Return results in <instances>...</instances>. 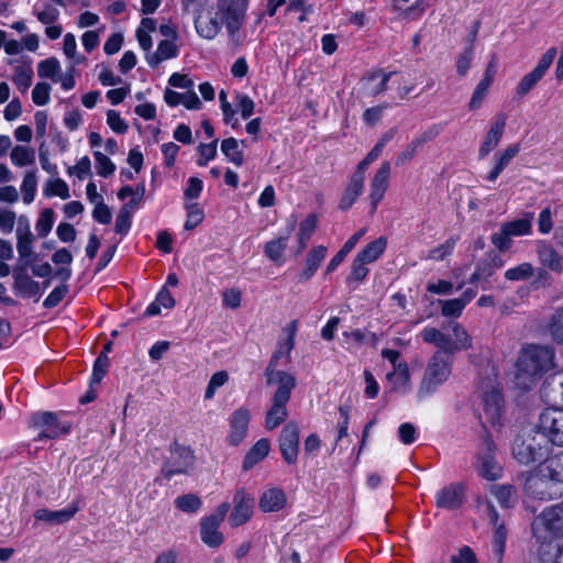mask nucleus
<instances>
[{"label": "nucleus", "mask_w": 563, "mask_h": 563, "mask_svg": "<svg viewBox=\"0 0 563 563\" xmlns=\"http://www.w3.org/2000/svg\"><path fill=\"white\" fill-rule=\"evenodd\" d=\"M531 530L538 552L551 548L554 540L563 537V503L544 508L532 520Z\"/></svg>", "instance_id": "1"}, {"label": "nucleus", "mask_w": 563, "mask_h": 563, "mask_svg": "<svg viewBox=\"0 0 563 563\" xmlns=\"http://www.w3.org/2000/svg\"><path fill=\"white\" fill-rule=\"evenodd\" d=\"M517 371L519 375L540 377L554 366V351L548 345L527 344L521 347Z\"/></svg>", "instance_id": "2"}, {"label": "nucleus", "mask_w": 563, "mask_h": 563, "mask_svg": "<svg viewBox=\"0 0 563 563\" xmlns=\"http://www.w3.org/2000/svg\"><path fill=\"white\" fill-rule=\"evenodd\" d=\"M278 385L275 394L272 397V406L265 417V427L267 430L276 429L283 423L287 417V404L290 399L291 390L296 387V378L289 373L278 374Z\"/></svg>", "instance_id": "3"}, {"label": "nucleus", "mask_w": 563, "mask_h": 563, "mask_svg": "<svg viewBox=\"0 0 563 563\" xmlns=\"http://www.w3.org/2000/svg\"><path fill=\"white\" fill-rule=\"evenodd\" d=\"M548 442L540 432H528L516 437L512 443L514 457L523 465L544 459L548 454Z\"/></svg>", "instance_id": "4"}, {"label": "nucleus", "mask_w": 563, "mask_h": 563, "mask_svg": "<svg viewBox=\"0 0 563 563\" xmlns=\"http://www.w3.org/2000/svg\"><path fill=\"white\" fill-rule=\"evenodd\" d=\"M452 355L435 352L431 357L417 393L419 399L432 394L451 374Z\"/></svg>", "instance_id": "5"}, {"label": "nucleus", "mask_w": 563, "mask_h": 563, "mask_svg": "<svg viewBox=\"0 0 563 563\" xmlns=\"http://www.w3.org/2000/svg\"><path fill=\"white\" fill-rule=\"evenodd\" d=\"M298 330L297 320L290 321L284 329L283 333L286 335L280 339L276 351L273 353L271 361L265 368V377L267 385H273L278 382V374L285 373L284 371H278V361L280 358H285V363L290 362V353L295 346V336Z\"/></svg>", "instance_id": "6"}, {"label": "nucleus", "mask_w": 563, "mask_h": 563, "mask_svg": "<svg viewBox=\"0 0 563 563\" xmlns=\"http://www.w3.org/2000/svg\"><path fill=\"white\" fill-rule=\"evenodd\" d=\"M525 492L540 500H552L563 496V488L542 473L539 465L529 473L525 482Z\"/></svg>", "instance_id": "7"}, {"label": "nucleus", "mask_w": 563, "mask_h": 563, "mask_svg": "<svg viewBox=\"0 0 563 563\" xmlns=\"http://www.w3.org/2000/svg\"><path fill=\"white\" fill-rule=\"evenodd\" d=\"M485 389L482 387L483 411L479 413V420L483 427H501L504 420V398L498 386L489 384Z\"/></svg>", "instance_id": "8"}, {"label": "nucleus", "mask_w": 563, "mask_h": 563, "mask_svg": "<svg viewBox=\"0 0 563 563\" xmlns=\"http://www.w3.org/2000/svg\"><path fill=\"white\" fill-rule=\"evenodd\" d=\"M538 430L547 442L563 446V409H544L539 416Z\"/></svg>", "instance_id": "9"}, {"label": "nucleus", "mask_w": 563, "mask_h": 563, "mask_svg": "<svg viewBox=\"0 0 563 563\" xmlns=\"http://www.w3.org/2000/svg\"><path fill=\"white\" fill-rule=\"evenodd\" d=\"M32 426L40 430L35 441L55 439L69 432L70 426L59 422L57 415L49 411L37 412L32 417Z\"/></svg>", "instance_id": "10"}, {"label": "nucleus", "mask_w": 563, "mask_h": 563, "mask_svg": "<svg viewBox=\"0 0 563 563\" xmlns=\"http://www.w3.org/2000/svg\"><path fill=\"white\" fill-rule=\"evenodd\" d=\"M556 53V48L551 47L541 56L537 66L518 82L516 88L517 96L523 97L536 87L552 65Z\"/></svg>", "instance_id": "11"}, {"label": "nucleus", "mask_w": 563, "mask_h": 563, "mask_svg": "<svg viewBox=\"0 0 563 563\" xmlns=\"http://www.w3.org/2000/svg\"><path fill=\"white\" fill-rule=\"evenodd\" d=\"M217 7L229 33L238 32L244 22L247 0H218Z\"/></svg>", "instance_id": "12"}, {"label": "nucleus", "mask_w": 563, "mask_h": 563, "mask_svg": "<svg viewBox=\"0 0 563 563\" xmlns=\"http://www.w3.org/2000/svg\"><path fill=\"white\" fill-rule=\"evenodd\" d=\"M278 442L284 461L289 465L295 464L299 452V426L296 421H289L285 424Z\"/></svg>", "instance_id": "13"}, {"label": "nucleus", "mask_w": 563, "mask_h": 563, "mask_svg": "<svg viewBox=\"0 0 563 563\" xmlns=\"http://www.w3.org/2000/svg\"><path fill=\"white\" fill-rule=\"evenodd\" d=\"M195 456L189 448L175 444L172 449L170 461L163 467V475L170 479L176 474H186L192 466Z\"/></svg>", "instance_id": "14"}, {"label": "nucleus", "mask_w": 563, "mask_h": 563, "mask_svg": "<svg viewBox=\"0 0 563 563\" xmlns=\"http://www.w3.org/2000/svg\"><path fill=\"white\" fill-rule=\"evenodd\" d=\"M234 507L229 516L232 527H239L247 522L254 509V498L244 488L239 489L233 497Z\"/></svg>", "instance_id": "15"}, {"label": "nucleus", "mask_w": 563, "mask_h": 563, "mask_svg": "<svg viewBox=\"0 0 563 563\" xmlns=\"http://www.w3.org/2000/svg\"><path fill=\"white\" fill-rule=\"evenodd\" d=\"M484 445L486 451L477 457V473L487 481H496L501 476L503 470L493 455L495 445L489 438L484 440Z\"/></svg>", "instance_id": "16"}, {"label": "nucleus", "mask_w": 563, "mask_h": 563, "mask_svg": "<svg viewBox=\"0 0 563 563\" xmlns=\"http://www.w3.org/2000/svg\"><path fill=\"white\" fill-rule=\"evenodd\" d=\"M16 240V250L21 261H23L25 265H31L34 257V235L31 231L29 220L24 216H21L18 221Z\"/></svg>", "instance_id": "17"}, {"label": "nucleus", "mask_w": 563, "mask_h": 563, "mask_svg": "<svg viewBox=\"0 0 563 563\" xmlns=\"http://www.w3.org/2000/svg\"><path fill=\"white\" fill-rule=\"evenodd\" d=\"M250 419L251 413L246 408H239L231 415L230 431L227 438L230 445L236 446L245 439Z\"/></svg>", "instance_id": "18"}, {"label": "nucleus", "mask_w": 563, "mask_h": 563, "mask_svg": "<svg viewBox=\"0 0 563 563\" xmlns=\"http://www.w3.org/2000/svg\"><path fill=\"white\" fill-rule=\"evenodd\" d=\"M29 265L18 266L13 271V278H14V290L18 296H21L23 298H35V300H38L41 296V288L40 284L35 280H33L26 273V267Z\"/></svg>", "instance_id": "19"}, {"label": "nucleus", "mask_w": 563, "mask_h": 563, "mask_svg": "<svg viewBox=\"0 0 563 563\" xmlns=\"http://www.w3.org/2000/svg\"><path fill=\"white\" fill-rule=\"evenodd\" d=\"M390 177V164L389 162H383L379 168L376 170L369 185V199L372 209L375 211L377 205L383 200L384 195L389 185Z\"/></svg>", "instance_id": "20"}, {"label": "nucleus", "mask_w": 563, "mask_h": 563, "mask_svg": "<svg viewBox=\"0 0 563 563\" xmlns=\"http://www.w3.org/2000/svg\"><path fill=\"white\" fill-rule=\"evenodd\" d=\"M464 501V487L462 484L454 483L443 487L437 493L435 505L444 509H457Z\"/></svg>", "instance_id": "21"}, {"label": "nucleus", "mask_w": 563, "mask_h": 563, "mask_svg": "<svg viewBox=\"0 0 563 563\" xmlns=\"http://www.w3.org/2000/svg\"><path fill=\"white\" fill-rule=\"evenodd\" d=\"M506 117L504 114H498L492 123L490 129L487 132L482 145L479 146V158L486 157L493 150L498 146L504 133Z\"/></svg>", "instance_id": "22"}, {"label": "nucleus", "mask_w": 563, "mask_h": 563, "mask_svg": "<svg viewBox=\"0 0 563 563\" xmlns=\"http://www.w3.org/2000/svg\"><path fill=\"white\" fill-rule=\"evenodd\" d=\"M79 510V505L76 501L69 504L62 510L38 509L34 514V518L38 521L48 523H64L69 521Z\"/></svg>", "instance_id": "23"}, {"label": "nucleus", "mask_w": 563, "mask_h": 563, "mask_svg": "<svg viewBox=\"0 0 563 563\" xmlns=\"http://www.w3.org/2000/svg\"><path fill=\"white\" fill-rule=\"evenodd\" d=\"M539 262L556 274L563 272V256L550 244L539 242L537 245Z\"/></svg>", "instance_id": "24"}, {"label": "nucleus", "mask_w": 563, "mask_h": 563, "mask_svg": "<svg viewBox=\"0 0 563 563\" xmlns=\"http://www.w3.org/2000/svg\"><path fill=\"white\" fill-rule=\"evenodd\" d=\"M395 73L385 74L380 69L369 71L362 79L363 92L367 96H376L386 90V84Z\"/></svg>", "instance_id": "25"}, {"label": "nucleus", "mask_w": 563, "mask_h": 563, "mask_svg": "<svg viewBox=\"0 0 563 563\" xmlns=\"http://www.w3.org/2000/svg\"><path fill=\"white\" fill-rule=\"evenodd\" d=\"M286 500L284 490L272 487L263 492L260 497L258 507L263 512H277L285 507Z\"/></svg>", "instance_id": "26"}, {"label": "nucleus", "mask_w": 563, "mask_h": 563, "mask_svg": "<svg viewBox=\"0 0 563 563\" xmlns=\"http://www.w3.org/2000/svg\"><path fill=\"white\" fill-rule=\"evenodd\" d=\"M220 525L208 516L200 521V537L209 548H219L223 542V534L219 531Z\"/></svg>", "instance_id": "27"}, {"label": "nucleus", "mask_w": 563, "mask_h": 563, "mask_svg": "<svg viewBox=\"0 0 563 563\" xmlns=\"http://www.w3.org/2000/svg\"><path fill=\"white\" fill-rule=\"evenodd\" d=\"M53 3L65 5L64 0H43L33 8V14L45 25L54 24L59 18V10Z\"/></svg>", "instance_id": "28"}, {"label": "nucleus", "mask_w": 563, "mask_h": 563, "mask_svg": "<svg viewBox=\"0 0 563 563\" xmlns=\"http://www.w3.org/2000/svg\"><path fill=\"white\" fill-rule=\"evenodd\" d=\"M420 335L423 342L434 344L439 349L437 352H442L444 355H453L451 338L437 328L427 327L420 332Z\"/></svg>", "instance_id": "29"}, {"label": "nucleus", "mask_w": 563, "mask_h": 563, "mask_svg": "<svg viewBox=\"0 0 563 563\" xmlns=\"http://www.w3.org/2000/svg\"><path fill=\"white\" fill-rule=\"evenodd\" d=\"M296 219L291 218L288 224L287 235L271 240L265 244L264 253L271 261L278 262L282 258L284 251L287 247L289 235L294 231Z\"/></svg>", "instance_id": "30"}, {"label": "nucleus", "mask_w": 563, "mask_h": 563, "mask_svg": "<svg viewBox=\"0 0 563 563\" xmlns=\"http://www.w3.org/2000/svg\"><path fill=\"white\" fill-rule=\"evenodd\" d=\"M539 466L542 473L547 474L563 488V451L544 459Z\"/></svg>", "instance_id": "31"}, {"label": "nucleus", "mask_w": 563, "mask_h": 563, "mask_svg": "<svg viewBox=\"0 0 563 563\" xmlns=\"http://www.w3.org/2000/svg\"><path fill=\"white\" fill-rule=\"evenodd\" d=\"M327 252V247L323 245L316 246L309 251L306 258V267L299 276L301 282H307L314 275L321 262L325 258Z\"/></svg>", "instance_id": "32"}, {"label": "nucleus", "mask_w": 563, "mask_h": 563, "mask_svg": "<svg viewBox=\"0 0 563 563\" xmlns=\"http://www.w3.org/2000/svg\"><path fill=\"white\" fill-rule=\"evenodd\" d=\"M520 145L514 144L508 146L504 152L495 155L496 165L487 175L489 181H495L500 173L509 165L511 159L519 153Z\"/></svg>", "instance_id": "33"}, {"label": "nucleus", "mask_w": 563, "mask_h": 563, "mask_svg": "<svg viewBox=\"0 0 563 563\" xmlns=\"http://www.w3.org/2000/svg\"><path fill=\"white\" fill-rule=\"evenodd\" d=\"M178 48L175 41H161L155 53L147 55L146 59L151 67H156L163 60L177 56Z\"/></svg>", "instance_id": "34"}, {"label": "nucleus", "mask_w": 563, "mask_h": 563, "mask_svg": "<svg viewBox=\"0 0 563 563\" xmlns=\"http://www.w3.org/2000/svg\"><path fill=\"white\" fill-rule=\"evenodd\" d=\"M387 379L394 385V389L401 393L410 390V375L406 362L397 365L393 373L387 374Z\"/></svg>", "instance_id": "35"}, {"label": "nucleus", "mask_w": 563, "mask_h": 563, "mask_svg": "<svg viewBox=\"0 0 563 563\" xmlns=\"http://www.w3.org/2000/svg\"><path fill=\"white\" fill-rule=\"evenodd\" d=\"M195 26L198 34L208 40L216 37L221 30V23L216 16L211 15L206 18L197 15L195 18Z\"/></svg>", "instance_id": "36"}, {"label": "nucleus", "mask_w": 563, "mask_h": 563, "mask_svg": "<svg viewBox=\"0 0 563 563\" xmlns=\"http://www.w3.org/2000/svg\"><path fill=\"white\" fill-rule=\"evenodd\" d=\"M268 452L269 441L267 439L258 440L245 455L243 461V468L245 471L252 468L255 464L266 457Z\"/></svg>", "instance_id": "37"}, {"label": "nucleus", "mask_w": 563, "mask_h": 563, "mask_svg": "<svg viewBox=\"0 0 563 563\" xmlns=\"http://www.w3.org/2000/svg\"><path fill=\"white\" fill-rule=\"evenodd\" d=\"M318 223V218L316 214L311 213L309 214L305 220H302L299 224V232L297 234L298 239V249L297 254H300L308 244V241L310 240L311 235L316 231Z\"/></svg>", "instance_id": "38"}, {"label": "nucleus", "mask_w": 563, "mask_h": 563, "mask_svg": "<svg viewBox=\"0 0 563 563\" xmlns=\"http://www.w3.org/2000/svg\"><path fill=\"white\" fill-rule=\"evenodd\" d=\"M165 100L169 106H199L200 103L194 89H185L183 92L167 89L165 91Z\"/></svg>", "instance_id": "39"}, {"label": "nucleus", "mask_w": 563, "mask_h": 563, "mask_svg": "<svg viewBox=\"0 0 563 563\" xmlns=\"http://www.w3.org/2000/svg\"><path fill=\"white\" fill-rule=\"evenodd\" d=\"M364 231V229L360 230L345 242L342 249L329 262L325 269L327 274L334 272L336 267L344 261L345 256L354 249L358 240L363 236Z\"/></svg>", "instance_id": "40"}, {"label": "nucleus", "mask_w": 563, "mask_h": 563, "mask_svg": "<svg viewBox=\"0 0 563 563\" xmlns=\"http://www.w3.org/2000/svg\"><path fill=\"white\" fill-rule=\"evenodd\" d=\"M387 240L383 236L368 243L356 256L367 264L375 262L385 251Z\"/></svg>", "instance_id": "41"}, {"label": "nucleus", "mask_w": 563, "mask_h": 563, "mask_svg": "<svg viewBox=\"0 0 563 563\" xmlns=\"http://www.w3.org/2000/svg\"><path fill=\"white\" fill-rule=\"evenodd\" d=\"M454 339L451 338L453 354L457 351L467 350L472 346V339L465 328L457 322L451 323Z\"/></svg>", "instance_id": "42"}, {"label": "nucleus", "mask_w": 563, "mask_h": 563, "mask_svg": "<svg viewBox=\"0 0 563 563\" xmlns=\"http://www.w3.org/2000/svg\"><path fill=\"white\" fill-rule=\"evenodd\" d=\"M364 183L351 178L339 208L343 211L350 209L358 196L363 192Z\"/></svg>", "instance_id": "43"}, {"label": "nucleus", "mask_w": 563, "mask_h": 563, "mask_svg": "<svg viewBox=\"0 0 563 563\" xmlns=\"http://www.w3.org/2000/svg\"><path fill=\"white\" fill-rule=\"evenodd\" d=\"M221 151L230 162L236 166H241L244 162L242 151L239 150V143L234 137H229L222 141Z\"/></svg>", "instance_id": "44"}, {"label": "nucleus", "mask_w": 563, "mask_h": 563, "mask_svg": "<svg viewBox=\"0 0 563 563\" xmlns=\"http://www.w3.org/2000/svg\"><path fill=\"white\" fill-rule=\"evenodd\" d=\"M185 208L187 211V219L184 224V228L185 230L190 231L202 222L205 213L197 202H187L185 205Z\"/></svg>", "instance_id": "45"}, {"label": "nucleus", "mask_w": 563, "mask_h": 563, "mask_svg": "<svg viewBox=\"0 0 563 563\" xmlns=\"http://www.w3.org/2000/svg\"><path fill=\"white\" fill-rule=\"evenodd\" d=\"M37 187V176L35 170H30L25 174L22 185L21 191L23 195V201L25 203H31L34 200L35 191Z\"/></svg>", "instance_id": "46"}, {"label": "nucleus", "mask_w": 563, "mask_h": 563, "mask_svg": "<svg viewBox=\"0 0 563 563\" xmlns=\"http://www.w3.org/2000/svg\"><path fill=\"white\" fill-rule=\"evenodd\" d=\"M174 503L184 512H197L202 505L201 499L194 494L178 496Z\"/></svg>", "instance_id": "47"}, {"label": "nucleus", "mask_w": 563, "mask_h": 563, "mask_svg": "<svg viewBox=\"0 0 563 563\" xmlns=\"http://www.w3.org/2000/svg\"><path fill=\"white\" fill-rule=\"evenodd\" d=\"M492 494L496 497L500 506L508 508L512 505L516 492L510 485H494L492 486Z\"/></svg>", "instance_id": "48"}, {"label": "nucleus", "mask_w": 563, "mask_h": 563, "mask_svg": "<svg viewBox=\"0 0 563 563\" xmlns=\"http://www.w3.org/2000/svg\"><path fill=\"white\" fill-rule=\"evenodd\" d=\"M35 154L32 148L18 145L11 152V161L16 166H26L34 162Z\"/></svg>", "instance_id": "49"}, {"label": "nucleus", "mask_w": 563, "mask_h": 563, "mask_svg": "<svg viewBox=\"0 0 563 563\" xmlns=\"http://www.w3.org/2000/svg\"><path fill=\"white\" fill-rule=\"evenodd\" d=\"M37 73L42 78H49L57 81V76L60 73V65L56 58H47L38 64Z\"/></svg>", "instance_id": "50"}, {"label": "nucleus", "mask_w": 563, "mask_h": 563, "mask_svg": "<svg viewBox=\"0 0 563 563\" xmlns=\"http://www.w3.org/2000/svg\"><path fill=\"white\" fill-rule=\"evenodd\" d=\"M549 333L555 342L563 344V308L558 309L552 314L549 322Z\"/></svg>", "instance_id": "51"}, {"label": "nucleus", "mask_w": 563, "mask_h": 563, "mask_svg": "<svg viewBox=\"0 0 563 563\" xmlns=\"http://www.w3.org/2000/svg\"><path fill=\"white\" fill-rule=\"evenodd\" d=\"M533 266L530 263H521L520 265L509 268L505 272V278L508 280H526L533 275Z\"/></svg>", "instance_id": "52"}, {"label": "nucleus", "mask_w": 563, "mask_h": 563, "mask_svg": "<svg viewBox=\"0 0 563 563\" xmlns=\"http://www.w3.org/2000/svg\"><path fill=\"white\" fill-rule=\"evenodd\" d=\"M538 556L542 563H563V541L539 551Z\"/></svg>", "instance_id": "53"}, {"label": "nucleus", "mask_w": 563, "mask_h": 563, "mask_svg": "<svg viewBox=\"0 0 563 563\" xmlns=\"http://www.w3.org/2000/svg\"><path fill=\"white\" fill-rule=\"evenodd\" d=\"M367 263L360 261L356 256L352 263L351 272L346 278L347 284H358L365 279L368 274Z\"/></svg>", "instance_id": "54"}, {"label": "nucleus", "mask_w": 563, "mask_h": 563, "mask_svg": "<svg viewBox=\"0 0 563 563\" xmlns=\"http://www.w3.org/2000/svg\"><path fill=\"white\" fill-rule=\"evenodd\" d=\"M54 224V211L52 209H45L40 214L36 221V232L40 238H45L52 230Z\"/></svg>", "instance_id": "55"}, {"label": "nucleus", "mask_w": 563, "mask_h": 563, "mask_svg": "<svg viewBox=\"0 0 563 563\" xmlns=\"http://www.w3.org/2000/svg\"><path fill=\"white\" fill-rule=\"evenodd\" d=\"M129 207L130 205H124L117 216L114 230L118 234L125 235L131 228L132 213H130Z\"/></svg>", "instance_id": "56"}, {"label": "nucleus", "mask_w": 563, "mask_h": 563, "mask_svg": "<svg viewBox=\"0 0 563 563\" xmlns=\"http://www.w3.org/2000/svg\"><path fill=\"white\" fill-rule=\"evenodd\" d=\"M33 70L30 65L16 66L14 68L13 80L21 89H26L31 85Z\"/></svg>", "instance_id": "57"}, {"label": "nucleus", "mask_w": 563, "mask_h": 563, "mask_svg": "<svg viewBox=\"0 0 563 563\" xmlns=\"http://www.w3.org/2000/svg\"><path fill=\"white\" fill-rule=\"evenodd\" d=\"M96 159V169L98 175L109 177L115 170V165L103 153L96 151L93 153Z\"/></svg>", "instance_id": "58"}, {"label": "nucleus", "mask_w": 563, "mask_h": 563, "mask_svg": "<svg viewBox=\"0 0 563 563\" xmlns=\"http://www.w3.org/2000/svg\"><path fill=\"white\" fill-rule=\"evenodd\" d=\"M44 192L47 196H58L62 199H67L70 196L67 184L60 178L47 181Z\"/></svg>", "instance_id": "59"}, {"label": "nucleus", "mask_w": 563, "mask_h": 563, "mask_svg": "<svg viewBox=\"0 0 563 563\" xmlns=\"http://www.w3.org/2000/svg\"><path fill=\"white\" fill-rule=\"evenodd\" d=\"M503 225L511 238L528 234L531 230V221L528 219H517Z\"/></svg>", "instance_id": "60"}, {"label": "nucleus", "mask_w": 563, "mask_h": 563, "mask_svg": "<svg viewBox=\"0 0 563 563\" xmlns=\"http://www.w3.org/2000/svg\"><path fill=\"white\" fill-rule=\"evenodd\" d=\"M109 367V357L106 352H101L93 364V371L91 376V385L99 384L107 373Z\"/></svg>", "instance_id": "61"}, {"label": "nucleus", "mask_w": 563, "mask_h": 563, "mask_svg": "<svg viewBox=\"0 0 563 563\" xmlns=\"http://www.w3.org/2000/svg\"><path fill=\"white\" fill-rule=\"evenodd\" d=\"M228 379H229V375L225 371H220V372L214 373L211 376L209 384L207 386V389L205 393V398L206 399L213 398L217 388L223 386L228 382Z\"/></svg>", "instance_id": "62"}, {"label": "nucleus", "mask_w": 563, "mask_h": 563, "mask_svg": "<svg viewBox=\"0 0 563 563\" xmlns=\"http://www.w3.org/2000/svg\"><path fill=\"white\" fill-rule=\"evenodd\" d=\"M422 143L423 139H415L410 144L406 146V148L402 152L398 154L396 158V165L401 166L406 162L411 161L415 157L417 150L422 145Z\"/></svg>", "instance_id": "63"}, {"label": "nucleus", "mask_w": 563, "mask_h": 563, "mask_svg": "<svg viewBox=\"0 0 563 563\" xmlns=\"http://www.w3.org/2000/svg\"><path fill=\"white\" fill-rule=\"evenodd\" d=\"M67 292L68 286L66 284L55 287L44 300L43 306L48 309L56 307L65 298Z\"/></svg>", "instance_id": "64"}]
</instances>
